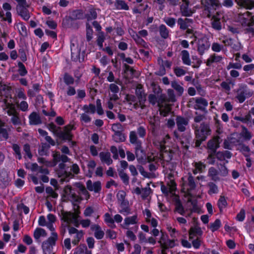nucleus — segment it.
I'll list each match as a JSON object with an SVG mask.
<instances>
[{"label": "nucleus", "instance_id": "nucleus-31", "mask_svg": "<svg viewBox=\"0 0 254 254\" xmlns=\"http://www.w3.org/2000/svg\"><path fill=\"white\" fill-rule=\"evenodd\" d=\"M188 186L190 188V190H194L196 188V183L194 178L190 173L188 174Z\"/></svg>", "mask_w": 254, "mask_h": 254}, {"label": "nucleus", "instance_id": "nucleus-59", "mask_svg": "<svg viewBox=\"0 0 254 254\" xmlns=\"http://www.w3.org/2000/svg\"><path fill=\"white\" fill-rule=\"evenodd\" d=\"M46 192L54 198H57L58 197V194L51 187H46Z\"/></svg>", "mask_w": 254, "mask_h": 254}, {"label": "nucleus", "instance_id": "nucleus-2", "mask_svg": "<svg viewBox=\"0 0 254 254\" xmlns=\"http://www.w3.org/2000/svg\"><path fill=\"white\" fill-rule=\"evenodd\" d=\"M236 93V98L240 103H243L246 99L250 98L253 95V91L245 84H240Z\"/></svg>", "mask_w": 254, "mask_h": 254}, {"label": "nucleus", "instance_id": "nucleus-64", "mask_svg": "<svg viewBox=\"0 0 254 254\" xmlns=\"http://www.w3.org/2000/svg\"><path fill=\"white\" fill-rule=\"evenodd\" d=\"M218 174L217 170L214 167H210L208 170V175L212 178V180H215Z\"/></svg>", "mask_w": 254, "mask_h": 254}, {"label": "nucleus", "instance_id": "nucleus-36", "mask_svg": "<svg viewBox=\"0 0 254 254\" xmlns=\"http://www.w3.org/2000/svg\"><path fill=\"white\" fill-rule=\"evenodd\" d=\"M47 233L45 230L41 228H37L34 232V237L36 240L39 239L41 236L45 237Z\"/></svg>", "mask_w": 254, "mask_h": 254}, {"label": "nucleus", "instance_id": "nucleus-23", "mask_svg": "<svg viewBox=\"0 0 254 254\" xmlns=\"http://www.w3.org/2000/svg\"><path fill=\"white\" fill-rule=\"evenodd\" d=\"M171 87L175 90L176 94L178 96H181L184 91V89L177 81H172L171 83Z\"/></svg>", "mask_w": 254, "mask_h": 254}, {"label": "nucleus", "instance_id": "nucleus-3", "mask_svg": "<svg viewBox=\"0 0 254 254\" xmlns=\"http://www.w3.org/2000/svg\"><path fill=\"white\" fill-rule=\"evenodd\" d=\"M74 129L73 125H67L64 126L63 129L62 128L60 129L57 137L63 141H68L70 143H76L74 141H71L73 137L71 131Z\"/></svg>", "mask_w": 254, "mask_h": 254}, {"label": "nucleus", "instance_id": "nucleus-41", "mask_svg": "<svg viewBox=\"0 0 254 254\" xmlns=\"http://www.w3.org/2000/svg\"><path fill=\"white\" fill-rule=\"evenodd\" d=\"M47 127L49 130L52 132L55 136H57L60 129H61V127H57L55 124L53 123H50L47 125Z\"/></svg>", "mask_w": 254, "mask_h": 254}, {"label": "nucleus", "instance_id": "nucleus-62", "mask_svg": "<svg viewBox=\"0 0 254 254\" xmlns=\"http://www.w3.org/2000/svg\"><path fill=\"white\" fill-rule=\"evenodd\" d=\"M242 146L240 150L245 157H250V149L248 146H246L243 144H242Z\"/></svg>", "mask_w": 254, "mask_h": 254}, {"label": "nucleus", "instance_id": "nucleus-37", "mask_svg": "<svg viewBox=\"0 0 254 254\" xmlns=\"http://www.w3.org/2000/svg\"><path fill=\"white\" fill-rule=\"evenodd\" d=\"M63 80L64 83L68 86L72 85L74 82V79L72 75L69 74L68 73L65 72L64 74Z\"/></svg>", "mask_w": 254, "mask_h": 254}, {"label": "nucleus", "instance_id": "nucleus-8", "mask_svg": "<svg viewBox=\"0 0 254 254\" xmlns=\"http://www.w3.org/2000/svg\"><path fill=\"white\" fill-rule=\"evenodd\" d=\"M71 59L73 62H81L80 58V49L77 45L75 44L72 41L70 43Z\"/></svg>", "mask_w": 254, "mask_h": 254}, {"label": "nucleus", "instance_id": "nucleus-25", "mask_svg": "<svg viewBox=\"0 0 254 254\" xmlns=\"http://www.w3.org/2000/svg\"><path fill=\"white\" fill-rule=\"evenodd\" d=\"M235 83V80L231 78L227 79L226 81H223V90H225L226 93L229 94L231 88H233Z\"/></svg>", "mask_w": 254, "mask_h": 254}, {"label": "nucleus", "instance_id": "nucleus-21", "mask_svg": "<svg viewBox=\"0 0 254 254\" xmlns=\"http://www.w3.org/2000/svg\"><path fill=\"white\" fill-rule=\"evenodd\" d=\"M203 232L200 227L198 226L191 227L189 231V239H193L196 236H201Z\"/></svg>", "mask_w": 254, "mask_h": 254}, {"label": "nucleus", "instance_id": "nucleus-38", "mask_svg": "<svg viewBox=\"0 0 254 254\" xmlns=\"http://www.w3.org/2000/svg\"><path fill=\"white\" fill-rule=\"evenodd\" d=\"M18 72L21 76H24L28 73L25 66L21 62H17Z\"/></svg>", "mask_w": 254, "mask_h": 254}, {"label": "nucleus", "instance_id": "nucleus-30", "mask_svg": "<svg viewBox=\"0 0 254 254\" xmlns=\"http://www.w3.org/2000/svg\"><path fill=\"white\" fill-rule=\"evenodd\" d=\"M159 31L160 36L163 39H167L169 35V30L167 27L161 24L159 27Z\"/></svg>", "mask_w": 254, "mask_h": 254}, {"label": "nucleus", "instance_id": "nucleus-5", "mask_svg": "<svg viewBox=\"0 0 254 254\" xmlns=\"http://www.w3.org/2000/svg\"><path fill=\"white\" fill-rule=\"evenodd\" d=\"M10 131V127H8L3 121L0 119V141L7 140L9 137Z\"/></svg>", "mask_w": 254, "mask_h": 254}, {"label": "nucleus", "instance_id": "nucleus-6", "mask_svg": "<svg viewBox=\"0 0 254 254\" xmlns=\"http://www.w3.org/2000/svg\"><path fill=\"white\" fill-rule=\"evenodd\" d=\"M208 148L209 155L207 157L208 162L210 164H214L216 161L215 153L220 147V144H207Z\"/></svg>", "mask_w": 254, "mask_h": 254}, {"label": "nucleus", "instance_id": "nucleus-57", "mask_svg": "<svg viewBox=\"0 0 254 254\" xmlns=\"http://www.w3.org/2000/svg\"><path fill=\"white\" fill-rule=\"evenodd\" d=\"M12 148L16 154V158L18 160L21 159L22 156L21 154L19 146L18 144H12Z\"/></svg>", "mask_w": 254, "mask_h": 254}, {"label": "nucleus", "instance_id": "nucleus-4", "mask_svg": "<svg viewBox=\"0 0 254 254\" xmlns=\"http://www.w3.org/2000/svg\"><path fill=\"white\" fill-rule=\"evenodd\" d=\"M58 237L57 233H53L52 236L42 243V249L44 254H51L52 253L53 247L56 245Z\"/></svg>", "mask_w": 254, "mask_h": 254}, {"label": "nucleus", "instance_id": "nucleus-44", "mask_svg": "<svg viewBox=\"0 0 254 254\" xmlns=\"http://www.w3.org/2000/svg\"><path fill=\"white\" fill-rule=\"evenodd\" d=\"M160 99H158L157 96L153 94H151L148 96V101L149 102L153 105H155L157 103H158V106L160 107L161 103H160Z\"/></svg>", "mask_w": 254, "mask_h": 254}, {"label": "nucleus", "instance_id": "nucleus-16", "mask_svg": "<svg viewBox=\"0 0 254 254\" xmlns=\"http://www.w3.org/2000/svg\"><path fill=\"white\" fill-rule=\"evenodd\" d=\"M56 173L58 177L61 178L60 180L61 182H68L69 178L73 176L71 172H67L65 170H57Z\"/></svg>", "mask_w": 254, "mask_h": 254}, {"label": "nucleus", "instance_id": "nucleus-55", "mask_svg": "<svg viewBox=\"0 0 254 254\" xmlns=\"http://www.w3.org/2000/svg\"><path fill=\"white\" fill-rule=\"evenodd\" d=\"M86 39L88 41H90L92 39L93 30L89 23L86 25Z\"/></svg>", "mask_w": 254, "mask_h": 254}, {"label": "nucleus", "instance_id": "nucleus-19", "mask_svg": "<svg viewBox=\"0 0 254 254\" xmlns=\"http://www.w3.org/2000/svg\"><path fill=\"white\" fill-rule=\"evenodd\" d=\"M192 22V19L187 18L185 19L179 18L177 21V23L178 25H179L180 29L183 30H187L190 26V24H191Z\"/></svg>", "mask_w": 254, "mask_h": 254}, {"label": "nucleus", "instance_id": "nucleus-24", "mask_svg": "<svg viewBox=\"0 0 254 254\" xmlns=\"http://www.w3.org/2000/svg\"><path fill=\"white\" fill-rule=\"evenodd\" d=\"M181 55L183 63L187 65H190L191 62L189 52L184 50L181 51Z\"/></svg>", "mask_w": 254, "mask_h": 254}, {"label": "nucleus", "instance_id": "nucleus-28", "mask_svg": "<svg viewBox=\"0 0 254 254\" xmlns=\"http://www.w3.org/2000/svg\"><path fill=\"white\" fill-rule=\"evenodd\" d=\"M243 70L248 73H243L242 76L244 78L248 77V75L254 74V64H251L244 66Z\"/></svg>", "mask_w": 254, "mask_h": 254}, {"label": "nucleus", "instance_id": "nucleus-33", "mask_svg": "<svg viewBox=\"0 0 254 254\" xmlns=\"http://www.w3.org/2000/svg\"><path fill=\"white\" fill-rule=\"evenodd\" d=\"M82 110L85 113L94 114L96 112V106L93 104L84 105L82 107Z\"/></svg>", "mask_w": 254, "mask_h": 254}, {"label": "nucleus", "instance_id": "nucleus-13", "mask_svg": "<svg viewBox=\"0 0 254 254\" xmlns=\"http://www.w3.org/2000/svg\"><path fill=\"white\" fill-rule=\"evenodd\" d=\"M29 124L31 126H37L42 124V119L39 114L36 112H32L28 117Z\"/></svg>", "mask_w": 254, "mask_h": 254}, {"label": "nucleus", "instance_id": "nucleus-40", "mask_svg": "<svg viewBox=\"0 0 254 254\" xmlns=\"http://www.w3.org/2000/svg\"><path fill=\"white\" fill-rule=\"evenodd\" d=\"M119 176L125 185L129 184V177L123 170H119Z\"/></svg>", "mask_w": 254, "mask_h": 254}, {"label": "nucleus", "instance_id": "nucleus-18", "mask_svg": "<svg viewBox=\"0 0 254 254\" xmlns=\"http://www.w3.org/2000/svg\"><path fill=\"white\" fill-rule=\"evenodd\" d=\"M180 10L182 15L186 17L192 15L193 13L191 8L189 7V2L188 1L182 4Z\"/></svg>", "mask_w": 254, "mask_h": 254}, {"label": "nucleus", "instance_id": "nucleus-58", "mask_svg": "<svg viewBox=\"0 0 254 254\" xmlns=\"http://www.w3.org/2000/svg\"><path fill=\"white\" fill-rule=\"evenodd\" d=\"M92 118L88 114L83 113L80 115V120L84 123H89L91 121Z\"/></svg>", "mask_w": 254, "mask_h": 254}, {"label": "nucleus", "instance_id": "nucleus-32", "mask_svg": "<svg viewBox=\"0 0 254 254\" xmlns=\"http://www.w3.org/2000/svg\"><path fill=\"white\" fill-rule=\"evenodd\" d=\"M202 4L205 6V9L209 10L214 5L218 4L217 0H204L201 1Z\"/></svg>", "mask_w": 254, "mask_h": 254}, {"label": "nucleus", "instance_id": "nucleus-51", "mask_svg": "<svg viewBox=\"0 0 254 254\" xmlns=\"http://www.w3.org/2000/svg\"><path fill=\"white\" fill-rule=\"evenodd\" d=\"M208 187L209 190L208 191V193L209 194L213 193H217L218 192L217 186L213 182H209L208 184Z\"/></svg>", "mask_w": 254, "mask_h": 254}, {"label": "nucleus", "instance_id": "nucleus-49", "mask_svg": "<svg viewBox=\"0 0 254 254\" xmlns=\"http://www.w3.org/2000/svg\"><path fill=\"white\" fill-rule=\"evenodd\" d=\"M4 14L0 11V18H2V21H7L9 24L12 22V15L10 11H7L5 13V17H3Z\"/></svg>", "mask_w": 254, "mask_h": 254}, {"label": "nucleus", "instance_id": "nucleus-53", "mask_svg": "<svg viewBox=\"0 0 254 254\" xmlns=\"http://www.w3.org/2000/svg\"><path fill=\"white\" fill-rule=\"evenodd\" d=\"M83 232L82 230H80L79 232L75 234L74 239L72 240V243L74 245L78 244L81 238L83 237Z\"/></svg>", "mask_w": 254, "mask_h": 254}, {"label": "nucleus", "instance_id": "nucleus-61", "mask_svg": "<svg viewBox=\"0 0 254 254\" xmlns=\"http://www.w3.org/2000/svg\"><path fill=\"white\" fill-rule=\"evenodd\" d=\"M6 109L7 114L9 116L12 117L13 115H14L15 114L17 113L14 107L12 105L8 104L7 105Z\"/></svg>", "mask_w": 254, "mask_h": 254}, {"label": "nucleus", "instance_id": "nucleus-60", "mask_svg": "<svg viewBox=\"0 0 254 254\" xmlns=\"http://www.w3.org/2000/svg\"><path fill=\"white\" fill-rule=\"evenodd\" d=\"M166 24L170 27H173L176 24V19L173 17H166L164 19Z\"/></svg>", "mask_w": 254, "mask_h": 254}, {"label": "nucleus", "instance_id": "nucleus-50", "mask_svg": "<svg viewBox=\"0 0 254 254\" xmlns=\"http://www.w3.org/2000/svg\"><path fill=\"white\" fill-rule=\"evenodd\" d=\"M220 226L221 221L217 219L213 223H210L209 228L213 232L217 231L220 227Z\"/></svg>", "mask_w": 254, "mask_h": 254}, {"label": "nucleus", "instance_id": "nucleus-45", "mask_svg": "<svg viewBox=\"0 0 254 254\" xmlns=\"http://www.w3.org/2000/svg\"><path fill=\"white\" fill-rule=\"evenodd\" d=\"M111 128L114 133L123 132L124 130V127L119 123L113 124Z\"/></svg>", "mask_w": 254, "mask_h": 254}, {"label": "nucleus", "instance_id": "nucleus-11", "mask_svg": "<svg viewBox=\"0 0 254 254\" xmlns=\"http://www.w3.org/2000/svg\"><path fill=\"white\" fill-rule=\"evenodd\" d=\"M176 121L178 130L180 132L185 131L186 129V127L189 125V119L182 116H178L176 118Z\"/></svg>", "mask_w": 254, "mask_h": 254}, {"label": "nucleus", "instance_id": "nucleus-14", "mask_svg": "<svg viewBox=\"0 0 254 254\" xmlns=\"http://www.w3.org/2000/svg\"><path fill=\"white\" fill-rule=\"evenodd\" d=\"M192 100L194 101V108L196 110H203L208 106V102L203 98H195Z\"/></svg>", "mask_w": 254, "mask_h": 254}, {"label": "nucleus", "instance_id": "nucleus-43", "mask_svg": "<svg viewBox=\"0 0 254 254\" xmlns=\"http://www.w3.org/2000/svg\"><path fill=\"white\" fill-rule=\"evenodd\" d=\"M241 136L243 138L245 141H249L252 138V135L250 131L245 127H243L242 131L240 133Z\"/></svg>", "mask_w": 254, "mask_h": 254}, {"label": "nucleus", "instance_id": "nucleus-20", "mask_svg": "<svg viewBox=\"0 0 254 254\" xmlns=\"http://www.w3.org/2000/svg\"><path fill=\"white\" fill-rule=\"evenodd\" d=\"M56 144L59 145V144H42V146L38 149L39 155L41 156L49 155L51 145L54 146Z\"/></svg>", "mask_w": 254, "mask_h": 254}, {"label": "nucleus", "instance_id": "nucleus-15", "mask_svg": "<svg viewBox=\"0 0 254 254\" xmlns=\"http://www.w3.org/2000/svg\"><path fill=\"white\" fill-rule=\"evenodd\" d=\"M10 178L8 177V174L5 171L0 172V186L2 188H5L10 184Z\"/></svg>", "mask_w": 254, "mask_h": 254}, {"label": "nucleus", "instance_id": "nucleus-47", "mask_svg": "<svg viewBox=\"0 0 254 254\" xmlns=\"http://www.w3.org/2000/svg\"><path fill=\"white\" fill-rule=\"evenodd\" d=\"M175 74L177 77H181L186 73V71L182 67L176 66L173 69Z\"/></svg>", "mask_w": 254, "mask_h": 254}, {"label": "nucleus", "instance_id": "nucleus-27", "mask_svg": "<svg viewBox=\"0 0 254 254\" xmlns=\"http://www.w3.org/2000/svg\"><path fill=\"white\" fill-rule=\"evenodd\" d=\"M135 155L138 159H142L146 156V153L143 149L141 144H135Z\"/></svg>", "mask_w": 254, "mask_h": 254}, {"label": "nucleus", "instance_id": "nucleus-26", "mask_svg": "<svg viewBox=\"0 0 254 254\" xmlns=\"http://www.w3.org/2000/svg\"><path fill=\"white\" fill-rule=\"evenodd\" d=\"M222 58L221 56H218L215 54L211 55L207 60L206 64L208 66H211L214 63H218L221 61Z\"/></svg>", "mask_w": 254, "mask_h": 254}, {"label": "nucleus", "instance_id": "nucleus-35", "mask_svg": "<svg viewBox=\"0 0 254 254\" xmlns=\"http://www.w3.org/2000/svg\"><path fill=\"white\" fill-rule=\"evenodd\" d=\"M10 121L12 125L15 126H21L22 125L23 122L20 118L19 117V113H17L13 115L10 118Z\"/></svg>", "mask_w": 254, "mask_h": 254}, {"label": "nucleus", "instance_id": "nucleus-48", "mask_svg": "<svg viewBox=\"0 0 254 254\" xmlns=\"http://www.w3.org/2000/svg\"><path fill=\"white\" fill-rule=\"evenodd\" d=\"M97 13L95 9H90L88 13L86 15V17L88 21L95 19L97 18Z\"/></svg>", "mask_w": 254, "mask_h": 254}, {"label": "nucleus", "instance_id": "nucleus-54", "mask_svg": "<svg viewBox=\"0 0 254 254\" xmlns=\"http://www.w3.org/2000/svg\"><path fill=\"white\" fill-rule=\"evenodd\" d=\"M212 27L216 30H220L221 29V25L220 19L214 16L212 22Z\"/></svg>", "mask_w": 254, "mask_h": 254}, {"label": "nucleus", "instance_id": "nucleus-1", "mask_svg": "<svg viewBox=\"0 0 254 254\" xmlns=\"http://www.w3.org/2000/svg\"><path fill=\"white\" fill-rule=\"evenodd\" d=\"M193 127L194 128L195 134L197 138L195 143H201L205 141L211 133L209 125L206 123H202L200 125L195 124Z\"/></svg>", "mask_w": 254, "mask_h": 254}, {"label": "nucleus", "instance_id": "nucleus-9", "mask_svg": "<svg viewBox=\"0 0 254 254\" xmlns=\"http://www.w3.org/2000/svg\"><path fill=\"white\" fill-rule=\"evenodd\" d=\"M29 6L28 3L26 5L16 6L17 14L25 21H28L31 17V13L28 9Z\"/></svg>", "mask_w": 254, "mask_h": 254}, {"label": "nucleus", "instance_id": "nucleus-12", "mask_svg": "<svg viewBox=\"0 0 254 254\" xmlns=\"http://www.w3.org/2000/svg\"><path fill=\"white\" fill-rule=\"evenodd\" d=\"M86 185L87 189L90 191H94L95 193H99L101 190V183L99 181L92 183L91 180H88L86 182Z\"/></svg>", "mask_w": 254, "mask_h": 254}, {"label": "nucleus", "instance_id": "nucleus-22", "mask_svg": "<svg viewBox=\"0 0 254 254\" xmlns=\"http://www.w3.org/2000/svg\"><path fill=\"white\" fill-rule=\"evenodd\" d=\"M99 156L102 162L105 163L108 165L112 164L113 160L111 158V154L109 152H101L100 153Z\"/></svg>", "mask_w": 254, "mask_h": 254}, {"label": "nucleus", "instance_id": "nucleus-39", "mask_svg": "<svg viewBox=\"0 0 254 254\" xmlns=\"http://www.w3.org/2000/svg\"><path fill=\"white\" fill-rule=\"evenodd\" d=\"M74 214L71 212H64L63 213L62 220L68 225L71 222V219L74 216Z\"/></svg>", "mask_w": 254, "mask_h": 254}, {"label": "nucleus", "instance_id": "nucleus-29", "mask_svg": "<svg viewBox=\"0 0 254 254\" xmlns=\"http://www.w3.org/2000/svg\"><path fill=\"white\" fill-rule=\"evenodd\" d=\"M115 6L117 9L118 10H127L129 9V6L125 1L123 0H119L116 1Z\"/></svg>", "mask_w": 254, "mask_h": 254}, {"label": "nucleus", "instance_id": "nucleus-63", "mask_svg": "<svg viewBox=\"0 0 254 254\" xmlns=\"http://www.w3.org/2000/svg\"><path fill=\"white\" fill-rule=\"evenodd\" d=\"M167 94L170 101L174 102L176 101V95L173 89H169L167 90Z\"/></svg>", "mask_w": 254, "mask_h": 254}, {"label": "nucleus", "instance_id": "nucleus-46", "mask_svg": "<svg viewBox=\"0 0 254 254\" xmlns=\"http://www.w3.org/2000/svg\"><path fill=\"white\" fill-rule=\"evenodd\" d=\"M240 4L247 8L251 9L254 6V0H239Z\"/></svg>", "mask_w": 254, "mask_h": 254}, {"label": "nucleus", "instance_id": "nucleus-10", "mask_svg": "<svg viewBox=\"0 0 254 254\" xmlns=\"http://www.w3.org/2000/svg\"><path fill=\"white\" fill-rule=\"evenodd\" d=\"M129 34L132 38L133 39L135 43L142 47L144 48H148V45L141 37H140L137 32L136 31L131 30L129 31Z\"/></svg>", "mask_w": 254, "mask_h": 254}, {"label": "nucleus", "instance_id": "nucleus-52", "mask_svg": "<svg viewBox=\"0 0 254 254\" xmlns=\"http://www.w3.org/2000/svg\"><path fill=\"white\" fill-rule=\"evenodd\" d=\"M19 57L21 62H25L27 60V54L25 49L22 47L18 50Z\"/></svg>", "mask_w": 254, "mask_h": 254}, {"label": "nucleus", "instance_id": "nucleus-17", "mask_svg": "<svg viewBox=\"0 0 254 254\" xmlns=\"http://www.w3.org/2000/svg\"><path fill=\"white\" fill-rule=\"evenodd\" d=\"M137 223V216L134 215L132 216L127 217L124 219V224L122 225V228L125 229H128L129 225H134Z\"/></svg>", "mask_w": 254, "mask_h": 254}, {"label": "nucleus", "instance_id": "nucleus-56", "mask_svg": "<svg viewBox=\"0 0 254 254\" xmlns=\"http://www.w3.org/2000/svg\"><path fill=\"white\" fill-rule=\"evenodd\" d=\"M167 237V236H165L163 234H162L160 239V240L158 241V243L160 244V247L162 249V251L167 250V247L166 245Z\"/></svg>", "mask_w": 254, "mask_h": 254}, {"label": "nucleus", "instance_id": "nucleus-7", "mask_svg": "<svg viewBox=\"0 0 254 254\" xmlns=\"http://www.w3.org/2000/svg\"><path fill=\"white\" fill-rule=\"evenodd\" d=\"M210 44L206 37H202L198 40L197 51L199 55H202L207 51L210 47Z\"/></svg>", "mask_w": 254, "mask_h": 254}, {"label": "nucleus", "instance_id": "nucleus-34", "mask_svg": "<svg viewBox=\"0 0 254 254\" xmlns=\"http://www.w3.org/2000/svg\"><path fill=\"white\" fill-rule=\"evenodd\" d=\"M114 140L117 143L125 142L126 139V136L123 132L114 133L113 135Z\"/></svg>", "mask_w": 254, "mask_h": 254}, {"label": "nucleus", "instance_id": "nucleus-42", "mask_svg": "<svg viewBox=\"0 0 254 254\" xmlns=\"http://www.w3.org/2000/svg\"><path fill=\"white\" fill-rule=\"evenodd\" d=\"M175 206L176 211L181 215H183L185 213L184 208L182 205L181 201L179 198L176 200Z\"/></svg>", "mask_w": 254, "mask_h": 254}]
</instances>
